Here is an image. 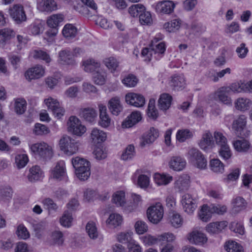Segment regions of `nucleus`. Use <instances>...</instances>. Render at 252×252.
Returning <instances> with one entry per match:
<instances>
[{
    "instance_id": "f257e3e1",
    "label": "nucleus",
    "mask_w": 252,
    "mask_h": 252,
    "mask_svg": "<svg viewBox=\"0 0 252 252\" xmlns=\"http://www.w3.org/2000/svg\"><path fill=\"white\" fill-rule=\"evenodd\" d=\"M158 41V38L156 37L152 41L150 48L142 50L141 54L146 61H157L163 57L166 49L165 45L163 42L157 43Z\"/></svg>"
},
{
    "instance_id": "f03ea898",
    "label": "nucleus",
    "mask_w": 252,
    "mask_h": 252,
    "mask_svg": "<svg viewBox=\"0 0 252 252\" xmlns=\"http://www.w3.org/2000/svg\"><path fill=\"white\" fill-rule=\"evenodd\" d=\"M71 162L77 177L82 181L87 180L91 175L90 162L86 158L76 157L72 158Z\"/></svg>"
},
{
    "instance_id": "7ed1b4c3",
    "label": "nucleus",
    "mask_w": 252,
    "mask_h": 252,
    "mask_svg": "<svg viewBox=\"0 0 252 252\" xmlns=\"http://www.w3.org/2000/svg\"><path fill=\"white\" fill-rule=\"evenodd\" d=\"M248 117L243 114L237 116L233 120L231 129L233 133L239 137H246L250 135V131L247 129Z\"/></svg>"
},
{
    "instance_id": "20e7f679",
    "label": "nucleus",
    "mask_w": 252,
    "mask_h": 252,
    "mask_svg": "<svg viewBox=\"0 0 252 252\" xmlns=\"http://www.w3.org/2000/svg\"><path fill=\"white\" fill-rule=\"evenodd\" d=\"M29 147L32 153L43 159H50L53 156V147L45 142L31 144Z\"/></svg>"
},
{
    "instance_id": "39448f33",
    "label": "nucleus",
    "mask_w": 252,
    "mask_h": 252,
    "mask_svg": "<svg viewBox=\"0 0 252 252\" xmlns=\"http://www.w3.org/2000/svg\"><path fill=\"white\" fill-rule=\"evenodd\" d=\"M189 161L192 165L200 169H205L207 165V160L203 154L197 148H191L186 155Z\"/></svg>"
},
{
    "instance_id": "423d86ee",
    "label": "nucleus",
    "mask_w": 252,
    "mask_h": 252,
    "mask_svg": "<svg viewBox=\"0 0 252 252\" xmlns=\"http://www.w3.org/2000/svg\"><path fill=\"white\" fill-rule=\"evenodd\" d=\"M60 150L66 155L72 156L79 150L80 143L68 136H63L59 141Z\"/></svg>"
},
{
    "instance_id": "0eeeda50",
    "label": "nucleus",
    "mask_w": 252,
    "mask_h": 252,
    "mask_svg": "<svg viewBox=\"0 0 252 252\" xmlns=\"http://www.w3.org/2000/svg\"><path fill=\"white\" fill-rule=\"evenodd\" d=\"M67 126L69 132L78 137L82 136L87 131L86 126L83 124L79 118L74 116L69 118Z\"/></svg>"
},
{
    "instance_id": "6e6552de",
    "label": "nucleus",
    "mask_w": 252,
    "mask_h": 252,
    "mask_svg": "<svg viewBox=\"0 0 252 252\" xmlns=\"http://www.w3.org/2000/svg\"><path fill=\"white\" fill-rule=\"evenodd\" d=\"M163 213V208L160 203L151 205L147 210V218L154 224H158L162 220Z\"/></svg>"
},
{
    "instance_id": "1a4fd4ad",
    "label": "nucleus",
    "mask_w": 252,
    "mask_h": 252,
    "mask_svg": "<svg viewBox=\"0 0 252 252\" xmlns=\"http://www.w3.org/2000/svg\"><path fill=\"white\" fill-rule=\"evenodd\" d=\"M181 202L184 211L189 215H192L197 207V199L189 193H185L182 196Z\"/></svg>"
},
{
    "instance_id": "9d476101",
    "label": "nucleus",
    "mask_w": 252,
    "mask_h": 252,
    "mask_svg": "<svg viewBox=\"0 0 252 252\" xmlns=\"http://www.w3.org/2000/svg\"><path fill=\"white\" fill-rule=\"evenodd\" d=\"M187 238L190 244L198 246L204 245L208 241L206 235L197 229H193L188 234Z\"/></svg>"
},
{
    "instance_id": "9b49d317",
    "label": "nucleus",
    "mask_w": 252,
    "mask_h": 252,
    "mask_svg": "<svg viewBox=\"0 0 252 252\" xmlns=\"http://www.w3.org/2000/svg\"><path fill=\"white\" fill-rule=\"evenodd\" d=\"M156 12L159 14H170L175 7V3L171 0H163L156 3L154 5Z\"/></svg>"
},
{
    "instance_id": "f8f14e48",
    "label": "nucleus",
    "mask_w": 252,
    "mask_h": 252,
    "mask_svg": "<svg viewBox=\"0 0 252 252\" xmlns=\"http://www.w3.org/2000/svg\"><path fill=\"white\" fill-rule=\"evenodd\" d=\"M198 146L205 152H209L215 147V143L212 133L209 130L205 131L198 142Z\"/></svg>"
},
{
    "instance_id": "ddd939ff",
    "label": "nucleus",
    "mask_w": 252,
    "mask_h": 252,
    "mask_svg": "<svg viewBox=\"0 0 252 252\" xmlns=\"http://www.w3.org/2000/svg\"><path fill=\"white\" fill-rule=\"evenodd\" d=\"M229 92L227 87H223L218 89L211 95L215 100L219 101L225 105L230 106L232 105V99L228 96Z\"/></svg>"
},
{
    "instance_id": "4468645a",
    "label": "nucleus",
    "mask_w": 252,
    "mask_h": 252,
    "mask_svg": "<svg viewBox=\"0 0 252 252\" xmlns=\"http://www.w3.org/2000/svg\"><path fill=\"white\" fill-rule=\"evenodd\" d=\"M9 14L17 24H20L27 20V16L24 7L20 4H14L12 7L10 8Z\"/></svg>"
},
{
    "instance_id": "2eb2a0df",
    "label": "nucleus",
    "mask_w": 252,
    "mask_h": 252,
    "mask_svg": "<svg viewBox=\"0 0 252 252\" xmlns=\"http://www.w3.org/2000/svg\"><path fill=\"white\" fill-rule=\"evenodd\" d=\"M126 102L135 107H142L145 104V98L141 94L135 93H128L125 95Z\"/></svg>"
},
{
    "instance_id": "dca6fc26",
    "label": "nucleus",
    "mask_w": 252,
    "mask_h": 252,
    "mask_svg": "<svg viewBox=\"0 0 252 252\" xmlns=\"http://www.w3.org/2000/svg\"><path fill=\"white\" fill-rule=\"evenodd\" d=\"M159 135V131L157 128L151 127L141 137L140 145L145 147L153 143L158 137Z\"/></svg>"
},
{
    "instance_id": "f3484780",
    "label": "nucleus",
    "mask_w": 252,
    "mask_h": 252,
    "mask_svg": "<svg viewBox=\"0 0 252 252\" xmlns=\"http://www.w3.org/2000/svg\"><path fill=\"white\" fill-rule=\"evenodd\" d=\"M99 110V121L98 125L104 128H107L111 125V119L107 112L106 106L103 104L98 105Z\"/></svg>"
},
{
    "instance_id": "a211bd4d",
    "label": "nucleus",
    "mask_w": 252,
    "mask_h": 252,
    "mask_svg": "<svg viewBox=\"0 0 252 252\" xmlns=\"http://www.w3.org/2000/svg\"><path fill=\"white\" fill-rule=\"evenodd\" d=\"M107 138V133L97 127H94L91 131L90 138L94 145L104 142Z\"/></svg>"
},
{
    "instance_id": "6ab92c4d",
    "label": "nucleus",
    "mask_w": 252,
    "mask_h": 252,
    "mask_svg": "<svg viewBox=\"0 0 252 252\" xmlns=\"http://www.w3.org/2000/svg\"><path fill=\"white\" fill-rule=\"evenodd\" d=\"M58 62L59 64L74 66L77 63L76 60L72 57L71 52L68 50H62L58 53Z\"/></svg>"
},
{
    "instance_id": "aec40b11",
    "label": "nucleus",
    "mask_w": 252,
    "mask_h": 252,
    "mask_svg": "<svg viewBox=\"0 0 252 252\" xmlns=\"http://www.w3.org/2000/svg\"><path fill=\"white\" fill-rule=\"evenodd\" d=\"M45 74V67L41 65H36L29 68L25 73L26 78L31 81L43 77Z\"/></svg>"
},
{
    "instance_id": "412c9836",
    "label": "nucleus",
    "mask_w": 252,
    "mask_h": 252,
    "mask_svg": "<svg viewBox=\"0 0 252 252\" xmlns=\"http://www.w3.org/2000/svg\"><path fill=\"white\" fill-rule=\"evenodd\" d=\"M101 63L99 62L93 58H88L82 60L81 67L86 72L92 73L99 69Z\"/></svg>"
},
{
    "instance_id": "4be33fe9",
    "label": "nucleus",
    "mask_w": 252,
    "mask_h": 252,
    "mask_svg": "<svg viewBox=\"0 0 252 252\" xmlns=\"http://www.w3.org/2000/svg\"><path fill=\"white\" fill-rule=\"evenodd\" d=\"M228 89L229 93L232 92L234 93H240L243 92L252 90V80L247 82H237L231 84L229 87H226Z\"/></svg>"
},
{
    "instance_id": "5701e85b",
    "label": "nucleus",
    "mask_w": 252,
    "mask_h": 252,
    "mask_svg": "<svg viewBox=\"0 0 252 252\" xmlns=\"http://www.w3.org/2000/svg\"><path fill=\"white\" fill-rule=\"evenodd\" d=\"M190 184V177L188 174H182L178 176L175 181L174 188L179 191L188 190Z\"/></svg>"
},
{
    "instance_id": "b1692460",
    "label": "nucleus",
    "mask_w": 252,
    "mask_h": 252,
    "mask_svg": "<svg viewBox=\"0 0 252 252\" xmlns=\"http://www.w3.org/2000/svg\"><path fill=\"white\" fill-rule=\"evenodd\" d=\"M142 119V115L140 112L135 111L132 112L122 124L123 128H129L136 125Z\"/></svg>"
},
{
    "instance_id": "393cba45",
    "label": "nucleus",
    "mask_w": 252,
    "mask_h": 252,
    "mask_svg": "<svg viewBox=\"0 0 252 252\" xmlns=\"http://www.w3.org/2000/svg\"><path fill=\"white\" fill-rule=\"evenodd\" d=\"M37 8L41 12H51L58 9L57 4L54 0H38Z\"/></svg>"
},
{
    "instance_id": "a878e982",
    "label": "nucleus",
    "mask_w": 252,
    "mask_h": 252,
    "mask_svg": "<svg viewBox=\"0 0 252 252\" xmlns=\"http://www.w3.org/2000/svg\"><path fill=\"white\" fill-rule=\"evenodd\" d=\"M169 167L175 171H181L184 169L187 165L186 159L180 156H173L169 161Z\"/></svg>"
},
{
    "instance_id": "bb28decb",
    "label": "nucleus",
    "mask_w": 252,
    "mask_h": 252,
    "mask_svg": "<svg viewBox=\"0 0 252 252\" xmlns=\"http://www.w3.org/2000/svg\"><path fill=\"white\" fill-rule=\"evenodd\" d=\"M66 176L65 163L63 161H58L51 170V177L58 180H62Z\"/></svg>"
},
{
    "instance_id": "cd10ccee",
    "label": "nucleus",
    "mask_w": 252,
    "mask_h": 252,
    "mask_svg": "<svg viewBox=\"0 0 252 252\" xmlns=\"http://www.w3.org/2000/svg\"><path fill=\"white\" fill-rule=\"evenodd\" d=\"M153 180L157 186H165L173 181V177L168 173L157 172L153 175Z\"/></svg>"
},
{
    "instance_id": "c85d7f7f",
    "label": "nucleus",
    "mask_w": 252,
    "mask_h": 252,
    "mask_svg": "<svg viewBox=\"0 0 252 252\" xmlns=\"http://www.w3.org/2000/svg\"><path fill=\"white\" fill-rule=\"evenodd\" d=\"M228 225L226 221H216L208 224L206 227V231L210 234H218L223 230Z\"/></svg>"
},
{
    "instance_id": "c756f323",
    "label": "nucleus",
    "mask_w": 252,
    "mask_h": 252,
    "mask_svg": "<svg viewBox=\"0 0 252 252\" xmlns=\"http://www.w3.org/2000/svg\"><path fill=\"white\" fill-rule=\"evenodd\" d=\"M108 107L113 115L118 116L123 108L120 97L119 96L112 97L108 102Z\"/></svg>"
},
{
    "instance_id": "7c9ffc66",
    "label": "nucleus",
    "mask_w": 252,
    "mask_h": 252,
    "mask_svg": "<svg viewBox=\"0 0 252 252\" xmlns=\"http://www.w3.org/2000/svg\"><path fill=\"white\" fill-rule=\"evenodd\" d=\"M80 116L86 122L94 124L97 117V111L93 108H86L81 110Z\"/></svg>"
},
{
    "instance_id": "2f4dec72",
    "label": "nucleus",
    "mask_w": 252,
    "mask_h": 252,
    "mask_svg": "<svg viewBox=\"0 0 252 252\" xmlns=\"http://www.w3.org/2000/svg\"><path fill=\"white\" fill-rule=\"evenodd\" d=\"M44 176V172L40 167L38 165H34L30 168L27 178L30 182H34L41 180Z\"/></svg>"
},
{
    "instance_id": "473e14b6",
    "label": "nucleus",
    "mask_w": 252,
    "mask_h": 252,
    "mask_svg": "<svg viewBox=\"0 0 252 252\" xmlns=\"http://www.w3.org/2000/svg\"><path fill=\"white\" fill-rule=\"evenodd\" d=\"M112 202L118 207H122L125 210L126 205V193L123 190H118L114 192L112 195Z\"/></svg>"
},
{
    "instance_id": "72a5a7b5",
    "label": "nucleus",
    "mask_w": 252,
    "mask_h": 252,
    "mask_svg": "<svg viewBox=\"0 0 252 252\" xmlns=\"http://www.w3.org/2000/svg\"><path fill=\"white\" fill-rule=\"evenodd\" d=\"M136 177H137V185L140 188L146 189L149 187L151 182L150 175L139 174V171L137 170L132 176L133 180H134Z\"/></svg>"
},
{
    "instance_id": "f704fd0d",
    "label": "nucleus",
    "mask_w": 252,
    "mask_h": 252,
    "mask_svg": "<svg viewBox=\"0 0 252 252\" xmlns=\"http://www.w3.org/2000/svg\"><path fill=\"white\" fill-rule=\"evenodd\" d=\"M252 104V101L246 97H239L235 100L234 103L235 109L243 112L249 110Z\"/></svg>"
},
{
    "instance_id": "c9c22d12",
    "label": "nucleus",
    "mask_w": 252,
    "mask_h": 252,
    "mask_svg": "<svg viewBox=\"0 0 252 252\" xmlns=\"http://www.w3.org/2000/svg\"><path fill=\"white\" fill-rule=\"evenodd\" d=\"M172 101V97L169 94H161L158 100V108L164 111L167 110L171 106Z\"/></svg>"
},
{
    "instance_id": "e433bc0d",
    "label": "nucleus",
    "mask_w": 252,
    "mask_h": 252,
    "mask_svg": "<svg viewBox=\"0 0 252 252\" xmlns=\"http://www.w3.org/2000/svg\"><path fill=\"white\" fill-rule=\"evenodd\" d=\"M123 222V216L116 213L111 214L106 221L107 225L109 227L114 228L121 226Z\"/></svg>"
},
{
    "instance_id": "4c0bfd02",
    "label": "nucleus",
    "mask_w": 252,
    "mask_h": 252,
    "mask_svg": "<svg viewBox=\"0 0 252 252\" xmlns=\"http://www.w3.org/2000/svg\"><path fill=\"white\" fill-rule=\"evenodd\" d=\"M232 145L235 150L240 153L247 152L251 147L250 142L245 139L234 140Z\"/></svg>"
},
{
    "instance_id": "58836bf2",
    "label": "nucleus",
    "mask_w": 252,
    "mask_h": 252,
    "mask_svg": "<svg viewBox=\"0 0 252 252\" xmlns=\"http://www.w3.org/2000/svg\"><path fill=\"white\" fill-rule=\"evenodd\" d=\"M168 220L170 225L175 228L181 227L184 223L183 217L180 214L176 212L170 213Z\"/></svg>"
},
{
    "instance_id": "ea45409f",
    "label": "nucleus",
    "mask_w": 252,
    "mask_h": 252,
    "mask_svg": "<svg viewBox=\"0 0 252 252\" xmlns=\"http://www.w3.org/2000/svg\"><path fill=\"white\" fill-rule=\"evenodd\" d=\"M212 212L210 205L204 204L202 205L198 211V217L203 222H208L212 217Z\"/></svg>"
},
{
    "instance_id": "a19ab883",
    "label": "nucleus",
    "mask_w": 252,
    "mask_h": 252,
    "mask_svg": "<svg viewBox=\"0 0 252 252\" xmlns=\"http://www.w3.org/2000/svg\"><path fill=\"white\" fill-rule=\"evenodd\" d=\"M77 33V28L75 25L71 24H65L62 30L63 36L67 39L74 38L76 36Z\"/></svg>"
},
{
    "instance_id": "79ce46f5",
    "label": "nucleus",
    "mask_w": 252,
    "mask_h": 252,
    "mask_svg": "<svg viewBox=\"0 0 252 252\" xmlns=\"http://www.w3.org/2000/svg\"><path fill=\"white\" fill-rule=\"evenodd\" d=\"M231 204L233 211L235 213H239L245 210L247 206L246 200L240 196H237L233 199Z\"/></svg>"
},
{
    "instance_id": "37998d69",
    "label": "nucleus",
    "mask_w": 252,
    "mask_h": 252,
    "mask_svg": "<svg viewBox=\"0 0 252 252\" xmlns=\"http://www.w3.org/2000/svg\"><path fill=\"white\" fill-rule=\"evenodd\" d=\"M193 136V132L191 130L188 128H181L177 130L176 139L177 141L182 143L191 138Z\"/></svg>"
},
{
    "instance_id": "c03bdc74",
    "label": "nucleus",
    "mask_w": 252,
    "mask_h": 252,
    "mask_svg": "<svg viewBox=\"0 0 252 252\" xmlns=\"http://www.w3.org/2000/svg\"><path fill=\"white\" fill-rule=\"evenodd\" d=\"M64 19L63 15L61 14H53L49 17L47 20V24L52 29H58L57 27Z\"/></svg>"
},
{
    "instance_id": "a18cd8bd",
    "label": "nucleus",
    "mask_w": 252,
    "mask_h": 252,
    "mask_svg": "<svg viewBox=\"0 0 252 252\" xmlns=\"http://www.w3.org/2000/svg\"><path fill=\"white\" fill-rule=\"evenodd\" d=\"M170 85L174 90H179L184 87L185 79L184 75H175L172 77Z\"/></svg>"
},
{
    "instance_id": "49530a36",
    "label": "nucleus",
    "mask_w": 252,
    "mask_h": 252,
    "mask_svg": "<svg viewBox=\"0 0 252 252\" xmlns=\"http://www.w3.org/2000/svg\"><path fill=\"white\" fill-rule=\"evenodd\" d=\"M14 31L10 28H3L0 30V43L7 42L15 36Z\"/></svg>"
},
{
    "instance_id": "de8ad7c7",
    "label": "nucleus",
    "mask_w": 252,
    "mask_h": 252,
    "mask_svg": "<svg viewBox=\"0 0 252 252\" xmlns=\"http://www.w3.org/2000/svg\"><path fill=\"white\" fill-rule=\"evenodd\" d=\"M210 166L211 170L216 173L222 174L224 172V165L219 159L211 160Z\"/></svg>"
},
{
    "instance_id": "09e8293b",
    "label": "nucleus",
    "mask_w": 252,
    "mask_h": 252,
    "mask_svg": "<svg viewBox=\"0 0 252 252\" xmlns=\"http://www.w3.org/2000/svg\"><path fill=\"white\" fill-rule=\"evenodd\" d=\"M31 55L35 59L44 61L46 63H49L52 59L49 54L46 52L41 50H35L31 52Z\"/></svg>"
},
{
    "instance_id": "8fccbe9b",
    "label": "nucleus",
    "mask_w": 252,
    "mask_h": 252,
    "mask_svg": "<svg viewBox=\"0 0 252 252\" xmlns=\"http://www.w3.org/2000/svg\"><path fill=\"white\" fill-rule=\"evenodd\" d=\"M182 24V21L179 18H175L170 21L165 23L164 28L169 32H174L178 30Z\"/></svg>"
},
{
    "instance_id": "3c124183",
    "label": "nucleus",
    "mask_w": 252,
    "mask_h": 252,
    "mask_svg": "<svg viewBox=\"0 0 252 252\" xmlns=\"http://www.w3.org/2000/svg\"><path fill=\"white\" fill-rule=\"evenodd\" d=\"M139 240L146 247H150L157 244L158 242V236L156 237L151 234H147L140 236Z\"/></svg>"
},
{
    "instance_id": "603ef678",
    "label": "nucleus",
    "mask_w": 252,
    "mask_h": 252,
    "mask_svg": "<svg viewBox=\"0 0 252 252\" xmlns=\"http://www.w3.org/2000/svg\"><path fill=\"white\" fill-rule=\"evenodd\" d=\"M107 78V73L105 71L98 69L93 75L94 82L98 85L105 84Z\"/></svg>"
},
{
    "instance_id": "864d4df0",
    "label": "nucleus",
    "mask_w": 252,
    "mask_h": 252,
    "mask_svg": "<svg viewBox=\"0 0 252 252\" xmlns=\"http://www.w3.org/2000/svg\"><path fill=\"white\" fill-rule=\"evenodd\" d=\"M103 63L111 72L113 73H114L117 71L119 64L117 60L113 57L105 58L103 61Z\"/></svg>"
},
{
    "instance_id": "5fc2aeb1",
    "label": "nucleus",
    "mask_w": 252,
    "mask_h": 252,
    "mask_svg": "<svg viewBox=\"0 0 252 252\" xmlns=\"http://www.w3.org/2000/svg\"><path fill=\"white\" fill-rule=\"evenodd\" d=\"M44 30V25L40 22L32 23L29 27L28 32L30 34L37 35L43 32Z\"/></svg>"
},
{
    "instance_id": "6e6d98bb",
    "label": "nucleus",
    "mask_w": 252,
    "mask_h": 252,
    "mask_svg": "<svg viewBox=\"0 0 252 252\" xmlns=\"http://www.w3.org/2000/svg\"><path fill=\"white\" fill-rule=\"evenodd\" d=\"M219 154L220 157L225 161H227L231 158L232 152L228 144L219 147Z\"/></svg>"
},
{
    "instance_id": "4d7b16f0",
    "label": "nucleus",
    "mask_w": 252,
    "mask_h": 252,
    "mask_svg": "<svg viewBox=\"0 0 252 252\" xmlns=\"http://www.w3.org/2000/svg\"><path fill=\"white\" fill-rule=\"evenodd\" d=\"M134 228L135 233L138 235H142L148 231V226L147 223L142 220H137L134 224Z\"/></svg>"
},
{
    "instance_id": "13d9d810",
    "label": "nucleus",
    "mask_w": 252,
    "mask_h": 252,
    "mask_svg": "<svg viewBox=\"0 0 252 252\" xmlns=\"http://www.w3.org/2000/svg\"><path fill=\"white\" fill-rule=\"evenodd\" d=\"M86 230L90 238L94 239L97 238L98 232L95 222L89 221L86 225Z\"/></svg>"
},
{
    "instance_id": "bf43d9fd",
    "label": "nucleus",
    "mask_w": 252,
    "mask_h": 252,
    "mask_svg": "<svg viewBox=\"0 0 252 252\" xmlns=\"http://www.w3.org/2000/svg\"><path fill=\"white\" fill-rule=\"evenodd\" d=\"M145 6L141 4H136L131 5L128 9V12L130 15L133 17L139 16L145 10Z\"/></svg>"
},
{
    "instance_id": "052dcab7",
    "label": "nucleus",
    "mask_w": 252,
    "mask_h": 252,
    "mask_svg": "<svg viewBox=\"0 0 252 252\" xmlns=\"http://www.w3.org/2000/svg\"><path fill=\"white\" fill-rule=\"evenodd\" d=\"M213 139L215 145H217L219 147L228 144L226 137L220 131H216L213 134Z\"/></svg>"
},
{
    "instance_id": "680f3d73",
    "label": "nucleus",
    "mask_w": 252,
    "mask_h": 252,
    "mask_svg": "<svg viewBox=\"0 0 252 252\" xmlns=\"http://www.w3.org/2000/svg\"><path fill=\"white\" fill-rule=\"evenodd\" d=\"M225 248L227 252H244L242 246L233 241H228L226 243Z\"/></svg>"
},
{
    "instance_id": "e2e57ef3",
    "label": "nucleus",
    "mask_w": 252,
    "mask_h": 252,
    "mask_svg": "<svg viewBox=\"0 0 252 252\" xmlns=\"http://www.w3.org/2000/svg\"><path fill=\"white\" fill-rule=\"evenodd\" d=\"M158 242H166L167 244H171L174 242L176 240V236L173 233L167 232L162 233L158 235Z\"/></svg>"
},
{
    "instance_id": "0e129e2a",
    "label": "nucleus",
    "mask_w": 252,
    "mask_h": 252,
    "mask_svg": "<svg viewBox=\"0 0 252 252\" xmlns=\"http://www.w3.org/2000/svg\"><path fill=\"white\" fill-rule=\"evenodd\" d=\"M29 161V158L26 154H19L15 158V163L18 169L24 168Z\"/></svg>"
},
{
    "instance_id": "69168bd1",
    "label": "nucleus",
    "mask_w": 252,
    "mask_h": 252,
    "mask_svg": "<svg viewBox=\"0 0 252 252\" xmlns=\"http://www.w3.org/2000/svg\"><path fill=\"white\" fill-rule=\"evenodd\" d=\"M135 155L134 147L132 145H129L126 147L123 152L121 155V159L124 160H130L135 156Z\"/></svg>"
},
{
    "instance_id": "338daca9",
    "label": "nucleus",
    "mask_w": 252,
    "mask_h": 252,
    "mask_svg": "<svg viewBox=\"0 0 252 252\" xmlns=\"http://www.w3.org/2000/svg\"><path fill=\"white\" fill-rule=\"evenodd\" d=\"M73 218L71 213L65 211L60 219V223L62 225L66 227H69L72 225Z\"/></svg>"
},
{
    "instance_id": "774afa93",
    "label": "nucleus",
    "mask_w": 252,
    "mask_h": 252,
    "mask_svg": "<svg viewBox=\"0 0 252 252\" xmlns=\"http://www.w3.org/2000/svg\"><path fill=\"white\" fill-rule=\"evenodd\" d=\"M127 252H142V247L136 240L133 239L127 244Z\"/></svg>"
}]
</instances>
